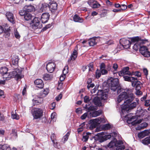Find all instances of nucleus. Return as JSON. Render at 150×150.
Returning a JSON list of instances; mask_svg holds the SVG:
<instances>
[{
	"instance_id": "26",
	"label": "nucleus",
	"mask_w": 150,
	"mask_h": 150,
	"mask_svg": "<svg viewBox=\"0 0 150 150\" xmlns=\"http://www.w3.org/2000/svg\"><path fill=\"white\" fill-rule=\"evenodd\" d=\"M148 125V124L145 122H144L139 125L136 128V129L137 130H139L142 129H144Z\"/></svg>"
},
{
	"instance_id": "64",
	"label": "nucleus",
	"mask_w": 150,
	"mask_h": 150,
	"mask_svg": "<svg viewBox=\"0 0 150 150\" xmlns=\"http://www.w3.org/2000/svg\"><path fill=\"white\" fill-rule=\"evenodd\" d=\"M120 8V9H121V11L126 9L127 8V6L126 5L124 4H123L121 5Z\"/></svg>"
},
{
	"instance_id": "55",
	"label": "nucleus",
	"mask_w": 150,
	"mask_h": 150,
	"mask_svg": "<svg viewBox=\"0 0 150 150\" xmlns=\"http://www.w3.org/2000/svg\"><path fill=\"white\" fill-rule=\"evenodd\" d=\"M75 111L77 114H81L82 113L81 108H76Z\"/></svg>"
},
{
	"instance_id": "39",
	"label": "nucleus",
	"mask_w": 150,
	"mask_h": 150,
	"mask_svg": "<svg viewBox=\"0 0 150 150\" xmlns=\"http://www.w3.org/2000/svg\"><path fill=\"white\" fill-rule=\"evenodd\" d=\"M52 75L51 74H45L43 75V78L45 81L50 79L52 78Z\"/></svg>"
},
{
	"instance_id": "44",
	"label": "nucleus",
	"mask_w": 150,
	"mask_h": 150,
	"mask_svg": "<svg viewBox=\"0 0 150 150\" xmlns=\"http://www.w3.org/2000/svg\"><path fill=\"white\" fill-rule=\"evenodd\" d=\"M100 6V4L97 1H96L91 7L93 8H96L99 7Z\"/></svg>"
},
{
	"instance_id": "31",
	"label": "nucleus",
	"mask_w": 150,
	"mask_h": 150,
	"mask_svg": "<svg viewBox=\"0 0 150 150\" xmlns=\"http://www.w3.org/2000/svg\"><path fill=\"white\" fill-rule=\"evenodd\" d=\"M147 130H145L143 132L139 133L138 134L139 137L140 139H142L147 134Z\"/></svg>"
},
{
	"instance_id": "20",
	"label": "nucleus",
	"mask_w": 150,
	"mask_h": 150,
	"mask_svg": "<svg viewBox=\"0 0 150 150\" xmlns=\"http://www.w3.org/2000/svg\"><path fill=\"white\" fill-rule=\"evenodd\" d=\"M34 83L36 87L40 88H42L44 86V83L42 80L40 79H38L34 81Z\"/></svg>"
},
{
	"instance_id": "32",
	"label": "nucleus",
	"mask_w": 150,
	"mask_h": 150,
	"mask_svg": "<svg viewBox=\"0 0 150 150\" xmlns=\"http://www.w3.org/2000/svg\"><path fill=\"white\" fill-rule=\"evenodd\" d=\"M130 39L131 41V43H132V44H133L135 42H137L140 40H141L139 38L138 36L130 38Z\"/></svg>"
},
{
	"instance_id": "59",
	"label": "nucleus",
	"mask_w": 150,
	"mask_h": 150,
	"mask_svg": "<svg viewBox=\"0 0 150 150\" xmlns=\"http://www.w3.org/2000/svg\"><path fill=\"white\" fill-rule=\"evenodd\" d=\"M142 55L145 57H149L150 56V52L147 50L144 53L142 54Z\"/></svg>"
},
{
	"instance_id": "46",
	"label": "nucleus",
	"mask_w": 150,
	"mask_h": 150,
	"mask_svg": "<svg viewBox=\"0 0 150 150\" xmlns=\"http://www.w3.org/2000/svg\"><path fill=\"white\" fill-rule=\"evenodd\" d=\"M102 137L103 138V142H104V141L110 139L111 137V135L109 134L103 136V134H102Z\"/></svg>"
},
{
	"instance_id": "37",
	"label": "nucleus",
	"mask_w": 150,
	"mask_h": 150,
	"mask_svg": "<svg viewBox=\"0 0 150 150\" xmlns=\"http://www.w3.org/2000/svg\"><path fill=\"white\" fill-rule=\"evenodd\" d=\"M70 132H68L63 137L62 139V141H63L64 143L67 141L68 139L69 136L70 134Z\"/></svg>"
},
{
	"instance_id": "19",
	"label": "nucleus",
	"mask_w": 150,
	"mask_h": 150,
	"mask_svg": "<svg viewBox=\"0 0 150 150\" xmlns=\"http://www.w3.org/2000/svg\"><path fill=\"white\" fill-rule=\"evenodd\" d=\"M77 49V47H76L75 48V49L73 51V53H72L70 58L68 59V62L69 63H70L71 60H75V59L77 57L78 53L77 51L76 50Z\"/></svg>"
},
{
	"instance_id": "10",
	"label": "nucleus",
	"mask_w": 150,
	"mask_h": 150,
	"mask_svg": "<svg viewBox=\"0 0 150 150\" xmlns=\"http://www.w3.org/2000/svg\"><path fill=\"white\" fill-rule=\"evenodd\" d=\"M129 94V93H128L127 92L125 91L122 92L117 98V102L118 103H119L122 100L124 99L125 100Z\"/></svg>"
},
{
	"instance_id": "15",
	"label": "nucleus",
	"mask_w": 150,
	"mask_h": 150,
	"mask_svg": "<svg viewBox=\"0 0 150 150\" xmlns=\"http://www.w3.org/2000/svg\"><path fill=\"white\" fill-rule=\"evenodd\" d=\"M8 71V69L6 67H2L0 68V76H2L5 73H6ZM5 82L4 81H3L0 79V84H4Z\"/></svg>"
},
{
	"instance_id": "17",
	"label": "nucleus",
	"mask_w": 150,
	"mask_h": 150,
	"mask_svg": "<svg viewBox=\"0 0 150 150\" xmlns=\"http://www.w3.org/2000/svg\"><path fill=\"white\" fill-rule=\"evenodd\" d=\"M6 16L8 21L12 23L15 22V19L13 14L10 12H7L6 14Z\"/></svg>"
},
{
	"instance_id": "58",
	"label": "nucleus",
	"mask_w": 150,
	"mask_h": 150,
	"mask_svg": "<svg viewBox=\"0 0 150 150\" xmlns=\"http://www.w3.org/2000/svg\"><path fill=\"white\" fill-rule=\"evenodd\" d=\"M95 1H96L94 0H89L88 1V4L91 7Z\"/></svg>"
},
{
	"instance_id": "5",
	"label": "nucleus",
	"mask_w": 150,
	"mask_h": 150,
	"mask_svg": "<svg viewBox=\"0 0 150 150\" xmlns=\"http://www.w3.org/2000/svg\"><path fill=\"white\" fill-rule=\"evenodd\" d=\"M22 70L21 69H15L13 71L9 72V77H14L16 80L21 79L22 78L21 74Z\"/></svg>"
},
{
	"instance_id": "47",
	"label": "nucleus",
	"mask_w": 150,
	"mask_h": 150,
	"mask_svg": "<svg viewBox=\"0 0 150 150\" xmlns=\"http://www.w3.org/2000/svg\"><path fill=\"white\" fill-rule=\"evenodd\" d=\"M116 147V150H123L125 148V146L123 145H120L118 146L117 145Z\"/></svg>"
},
{
	"instance_id": "9",
	"label": "nucleus",
	"mask_w": 150,
	"mask_h": 150,
	"mask_svg": "<svg viewBox=\"0 0 150 150\" xmlns=\"http://www.w3.org/2000/svg\"><path fill=\"white\" fill-rule=\"evenodd\" d=\"M120 43L122 47L125 49H127L130 47V45H132L130 41L126 40L125 38L120 39Z\"/></svg>"
},
{
	"instance_id": "1",
	"label": "nucleus",
	"mask_w": 150,
	"mask_h": 150,
	"mask_svg": "<svg viewBox=\"0 0 150 150\" xmlns=\"http://www.w3.org/2000/svg\"><path fill=\"white\" fill-rule=\"evenodd\" d=\"M136 102H134L131 104L125 105H121V112L120 115L122 117H124L126 119L127 122L129 124H131L134 125L141 122V120H137L138 116L137 115H133V114L131 113L128 114H127L129 110L135 108L138 104L139 100L138 98L136 99Z\"/></svg>"
},
{
	"instance_id": "8",
	"label": "nucleus",
	"mask_w": 150,
	"mask_h": 150,
	"mask_svg": "<svg viewBox=\"0 0 150 150\" xmlns=\"http://www.w3.org/2000/svg\"><path fill=\"white\" fill-rule=\"evenodd\" d=\"M32 112L33 119H36L40 118L42 116L43 111L41 109L35 108L32 110Z\"/></svg>"
},
{
	"instance_id": "36",
	"label": "nucleus",
	"mask_w": 150,
	"mask_h": 150,
	"mask_svg": "<svg viewBox=\"0 0 150 150\" xmlns=\"http://www.w3.org/2000/svg\"><path fill=\"white\" fill-rule=\"evenodd\" d=\"M142 143L145 145H147L150 144V137L145 138L142 140Z\"/></svg>"
},
{
	"instance_id": "12",
	"label": "nucleus",
	"mask_w": 150,
	"mask_h": 150,
	"mask_svg": "<svg viewBox=\"0 0 150 150\" xmlns=\"http://www.w3.org/2000/svg\"><path fill=\"white\" fill-rule=\"evenodd\" d=\"M129 68L128 67H124L122 70L119 72L120 76H123L125 75H132L131 73L129 71Z\"/></svg>"
},
{
	"instance_id": "18",
	"label": "nucleus",
	"mask_w": 150,
	"mask_h": 150,
	"mask_svg": "<svg viewBox=\"0 0 150 150\" xmlns=\"http://www.w3.org/2000/svg\"><path fill=\"white\" fill-rule=\"evenodd\" d=\"M43 100V98L40 96H37L33 100V105H39L41 103Z\"/></svg>"
},
{
	"instance_id": "35",
	"label": "nucleus",
	"mask_w": 150,
	"mask_h": 150,
	"mask_svg": "<svg viewBox=\"0 0 150 150\" xmlns=\"http://www.w3.org/2000/svg\"><path fill=\"white\" fill-rule=\"evenodd\" d=\"M139 50L140 53L142 55L144 54L145 52L148 50L147 48L146 47L142 46V45L141 46Z\"/></svg>"
},
{
	"instance_id": "42",
	"label": "nucleus",
	"mask_w": 150,
	"mask_h": 150,
	"mask_svg": "<svg viewBox=\"0 0 150 150\" xmlns=\"http://www.w3.org/2000/svg\"><path fill=\"white\" fill-rule=\"evenodd\" d=\"M101 74L100 69H97L96 72V76L97 79L99 78L101 76Z\"/></svg>"
},
{
	"instance_id": "7",
	"label": "nucleus",
	"mask_w": 150,
	"mask_h": 150,
	"mask_svg": "<svg viewBox=\"0 0 150 150\" xmlns=\"http://www.w3.org/2000/svg\"><path fill=\"white\" fill-rule=\"evenodd\" d=\"M41 19L40 17H35L31 21L32 27L34 30L40 29L42 27V23L40 22Z\"/></svg>"
},
{
	"instance_id": "60",
	"label": "nucleus",
	"mask_w": 150,
	"mask_h": 150,
	"mask_svg": "<svg viewBox=\"0 0 150 150\" xmlns=\"http://www.w3.org/2000/svg\"><path fill=\"white\" fill-rule=\"evenodd\" d=\"M56 113L55 112H54L52 113L51 115V118L52 120H53L54 121V119H55L56 117Z\"/></svg>"
},
{
	"instance_id": "28",
	"label": "nucleus",
	"mask_w": 150,
	"mask_h": 150,
	"mask_svg": "<svg viewBox=\"0 0 150 150\" xmlns=\"http://www.w3.org/2000/svg\"><path fill=\"white\" fill-rule=\"evenodd\" d=\"M18 62V57L16 56L12 57V64L13 65L17 66Z\"/></svg>"
},
{
	"instance_id": "57",
	"label": "nucleus",
	"mask_w": 150,
	"mask_h": 150,
	"mask_svg": "<svg viewBox=\"0 0 150 150\" xmlns=\"http://www.w3.org/2000/svg\"><path fill=\"white\" fill-rule=\"evenodd\" d=\"M90 99L88 96H85L84 98V101L85 103H87L89 102Z\"/></svg>"
},
{
	"instance_id": "63",
	"label": "nucleus",
	"mask_w": 150,
	"mask_h": 150,
	"mask_svg": "<svg viewBox=\"0 0 150 150\" xmlns=\"http://www.w3.org/2000/svg\"><path fill=\"white\" fill-rule=\"evenodd\" d=\"M23 1V0H14V3L16 4H21Z\"/></svg>"
},
{
	"instance_id": "13",
	"label": "nucleus",
	"mask_w": 150,
	"mask_h": 150,
	"mask_svg": "<svg viewBox=\"0 0 150 150\" xmlns=\"http://www.w3.org/2000/svg\"><path fill=\"white\" fill-rule=\"evenodd\" d=\"M133 95V94L131 93H129L127 98L125 100L124 104L122 105H124L125 106V105L130 104L134 98Z\"/></svg>"
},
{
	"instance_id": "25",
	"label": "nucleus",
	"mask_w": 150,
	"mask_h": 150,
	"mask_svg": "<svg viewBox=\"0 0 150 150\" xmlns=\"http://www.w3.org/2000/svg\"><path fill=\"white\" fill-rule=\"evenodd\" d=\"M140 82L139 81H135L132 82V86L133 87L135 86L136 90H140L141 88L140 83Z\"/></svg>"
},
{
	"instance_id": "29",
	"label": "nucleus",
	"mask_w": 150,
	"mask_h": 150,
	"mask_svg": "<svg viewBox=\"0 0 150 150\" xmlns=\"http://www.w3.org/2000/svg\"><path fill=\"white\" fill-rule=\"evenodd\" d=\"M91 133L89 132H87L86 134H84L83 136L82 140L83 142H86L87 141L89 136L91 135Z\"/></svg>"
},
{
	"instance_id": "43",
	"label": "nucleus",
	"mask_w": 150,
	"mask_h": 150,
	"mask_svg": "<svg viewBox=\"0 0 150 150\" xmlns=\"http://www.w3.org/2000/svg\"><path fill=\"white\" fill-rule=\"evenodd\" d=\"M1 76H2L4 78L6 79V80H8L11 79L9 76V73H8L7 72L5 73Z\"/></svg>"
},
{
	"instance_id": "54",
	"label": "nucleus",
	"mask_w": 150,
	"mask_h": 150,
	"mask_svg": "<svg viewBox=\"0 0 150 150\" xmlns=\"http://www.w3.org/2000/svg\"><path fill=\"white\" fill-rule=\"evenodd\" d=\"M88 114H89V113H88V111L87 112H85L84 114H83L81 116V118L82 120H84L86 119V117L88 115Z\"/></svg>"
},
{
	"instance_id": "16",
	"label": "nucleus",
	"mask_w": 150,
	"mask_h": 150,
	"mask_svg": "<svg viewBox=\"0 0 150 150\" xmlns=\"http://www.w3.org/2000/svg\"><path fill=\"white\" fill-rule=\"evenodd\" d=\"M102 133L103 132L97 134L93 137L95 141H98L99 142L102 143L103 142V138L102 137Z\"/></svg>"
},
{
	"instance_id": "11",
	"label": "nucleus",
	"mask_w": 150,
	"mask_h": 150,
	"mask_svg": "<svg viewBox=\"0 0 150 150\" xmlns=\"http://www.w3.org/2000/svg\"><path fill=\"white\" fill-rule=\"evenodd\" d=\"M55 64L54 62H49L46 65V69L48 72L52 73L54 71Z\"/></svg>"
},
{
	"instance_id": "40",
	"label": "nucleus",
	"mask_w": 150,
	"mask_h": 150,
	"mask_svg": "<svg viewBox=\"0 0 150 150\" xmlns=\"http://www.w3.org/2000/svg\"><path fill=\"white\" fill-rule=\"evenodd\" d=\"M117 144H116L115 142L111 141L107 145L108 147L109 148H112L114 146L116 147Z\"/></svg>"
},
{
	"instance_id": "45",
	"label": "nucleus",
	"mask_w": 150,
	"mask_h": 150,
	"mask_svg": "<svg viewBox=\"0 0 150 150\" xmlns=\"http://www.w3.org/2000/svg\"><path fill=\"white\" fill-rule=\"evenodd\" d=\"M54 146L56 148L59 149L61 147L59 143L56 141H54V142H52Z\"/></svg>"
},
{
	"instance_id": "50",
	"label": "nucleus",
	"mask_w": 150,
	"mask_h": 150,
	"mask_svg": "<svg viewBox=\"0 0 150 150\" xmlns=\"http://www.w3.org/2000/svg\"><path fill=\"white\" fill-rule=\"evenodd\" d=\"M50 138L52 142H54V141H57L56 136L54 133H52L51 134Z\"/></svg>"
},
{
	"instance_id": "30",
	"label": "nucleus",
	"mask_w": 150,
	"mask_h": 150,
	"mask_svg": "<svg viewBox=\"0 0 150 150\" xmlns=\"http://www.w3.org/2000/svg\"><path fill=\"white\" fill-rule=\"evenodd\" d=\"M73 20L74 21L76 22L81 23L83 22V20L76 14L73 17Z\"/></svg>"
},
{
	"instance_id": "24",
	"label": "nucleus",
	"mask_w": 150,
	"mask_h": 150,
	"mask_svg": "<svg viewBox=\"0 0 150 150\" xmlns=\"http://www.w3.org/2000/svg\"><path fill=\"white\" fill-rule=\"evenodd\" d=\"M49 8V4L45 3H42L41 7L40 10V12H43L46 11Z\"/></svg>"
},
{
	"instance_id": "52",
	"label": "nucleus",
	"mask_w": 150,
	"mask_h": 150,
	"mask_svg": "<svg viewBox=\"0 0 150 150\" xmlns=\"http://www.w3.org/2000/svg\"><path fill=\"white\" fill-rule=\"evenodd\" d=\"M11 117L13 119L18 120L19 119V116L17 114H12Z\"/></svg>"
},
{
	"instance_id": "48",
	"label": "nucleus",
	"mask_w": 150,
	"mask_h": 150,
	"mask_svg": "<svg viewBox=\"0 0 150 150\" xmlns=\"http://www.w3.org/2000/svg\"><path fill=\"white\" fill-rule=\"evenodd\" d=\"M110 127L111 126L109 124H105L103 126V128L105 130L110 129Z\"/></svg>"
},
{
	"instance_id": "27",
	"label": "nucleus",
	"mask_w": 150,
	"mask_h": 150,
	"mask_svg": "<svg viewBox=\"0 0 150 150\" xmlns=\"http://www.w3.org/2000/svg\"><path fill=\"white\" fill-rule=\"evenodd\" d=\"M0 149L1 150H11L10 146L6 144L0 145Z\"/></svg>"
},
{
	"instance_id": "53",
	"label": "nucleus",
	"mask_w": 150,
	"mask_h": 150,
	"mask_svg": "<svg viewBox=\"0 0 150 150\" xmlns=\"http://www.w3.org/2000/svg\"><path fill=\"white\" fill-rule=\"evenodd\" d=\"M88 66L89 68V71H92L93 70V66L92 63H90L88 65Z\"/></svg>"
},
{
	"instance_id": "61",
	"label": "nucleus",
	"mask_w": 150,
	"mask_h": 150,
	"mask_svg": "<svg viewBox=\"0 0 150 150\" xmlns=\"http://www.w3.org/2000/svg\"><path fill=\"white\" fill-rule=\"evenodd\" d=\"M62 94L60 93L58 96L56 97L55 99L57 101H59L62 99Z\"/></svg>"
},
{
	"instance_id": "22",
	"label": "nucleus",
	"mask_w": 150,
	"mask_h": 150,
	"mask_svg": "<svg viewBox=\"0 0 150 150\" xmlns=\"http://www.w3.org/2000/svg\"><path fill=\"white\" fill-rule=\"evenodd\" d=\"M24 10L27 12H31L35 10L34 7L31 4L26 5L24 7Z\"/></svg>"
},
{
	"instance_id": "38",
	"label": "nucleus",
	"mask_w": 150,
	"mask_h": 150,
	"mask_svg": "<svg viewBox=\"0 0 150 150\" xmlns=\"http://www.w3.org/2000/svg\"><path fill=\"white\" fill-rule=\"evenodd\" d=\"M32 17L30 13H26L24 15V19L27 21L30 20Z\"/></svg>"
},
{
	"instance_id": "21",
	"label": "nucleus",
	"mask_w": 150,
	"mask_h": 150,
	"mask_svg": "<svg viewBox=\"0 0 150 150\" xmlns=\"http://www.w3.org/2000/svg\"><path fill=\"white\" fill-rule=\"evenodd\" d=\"M144 43L143 40H140L138 42H136L134 45L133 46V49L135 51H137L138 49L139 50L141 45Z\"/></svg>"
},
{
	"instance_id": "6",
	"label": "nucleus",
	"mask_w": 150,
	"mask_h": 150,
	"mask_svg": "<svg viewBox=\"0 0 150 150\" xmlns=\"http://www.w3.org/2000/svg\"><path fill=\"white\" fill-rule=\"evenodd\" d=\"M101 122H104L105 120L103 118L99 117L94 119L91 120L89 121V123L90 125V128L92 129L96 127Z\"/></svg>"
},
{
	"instance_id": "4",
	"label": "nucleus",
	"mask_w": 150,
	"mask_h": 150,
	"mask_svg": "<svg viewBox=\"0 0 150 150\" xmlns=\"http://www.w3.org/2000/svg\"><path fill=\"white\" fill-rule=\"evenodd\" d=\"M85 108H88V113H89L90 116L92 117H96L100 115L102 113L101 110H96L97 109V107L91 105L88 107L86 104L85 105Z\"/></svg>"
},
{
	"instance_id": "14",
	"label": "nucleus",
	"mask_w": 150,
	"mask_h": 150,
	"mask_svg": "<svg viewBox=\"0 0 150 150\" xmlns=\"http://www.w3.org/2000/svg\"><path fill=\"white\" fill-rule=\"evenodd\" d=\"M41 15V20L42 23H45L47 22L49 19L50 15L47 12H45L42 14H40Z\"/></svg>"
},
{
	"instance_id": "56",
	"label": "nucleus",
	"mask_w": 150,
	"mask_h": 150,
	"mask_svg": "<svg viewBox=\"0 0 150 150\" xmlns=\"http://www.w3.org/2000/svg\"><path fill=\"white\" fill-rule=\"evenodd\" d=\"M100 70L101 74L102 75H105L107 74L108 71L105 69H100Z\"/></svg>"
},
{
	"instance_id": "2",
	"label": "nucleus",
	"mask_w": 150,
	"mask_h": 150,
	"mask_svg": "<svg viewBox=\"0 0 150 150\" xmlns=\"http://www.w3.org/2000/svg\"><path fill=\"white\" fill-rule=\"evenodd\" d=\"M98 97H95L93 100L94 104L97 106H101V103L98 98L101 100H105L108 98V92L102 90H98L97 93Z\"/></svg>"
},
{
	"instance_id": "34",
	"label": "nucleus",
	"mask_w": 150,
	"mask_h": 150,
	"mask_svg": "<svg viewBox=\"0 0 150 150\" xmlns=\"http://www.w3.org/2000/svg\"><path fill=\"white\" fill-rule=\"evenodd\" d=\"M139 50L140 53L142 55L144 54L145 52L148 50L147 48L146 47L142 46V45L141 46Z\"/></svg>"
},
{
	"instance_id": "33",
	"label": "nucleus",
	"mask_w": 150,
	"mask_h": 150,
	"mask_svg": "<svg viewBox=\"0 0 150 150\" xmlns=\"http://www.w3.org/2000/svg\"><path fill=\"white\" fill-rule=\"evenodd\" d=\"M48 89L47 88L45 89L43 91L40 93V96L43 98V97H45L48 94Z\"/></svg>"
},
{
	"instance_id": "41",
	"label": "nucleus",
	"mask_w": 150,
	"mask_h": 150,
	"mask_svg": "<svg viewBox=\"0 0 150 150\" xmlns=\"http://www.w3.org/2000/svg\"><path fill=\"white\" fill-rule=\"evenodd\" d=\"M88 44L90 46H93L96 44V42L94 39H92L89 41Z\"/></svg>"
},
{
	"instance_id": "62",
	"label": "nucleus",
	"mask_w": 150,
	"mask_h": 150,
	"mask_svg": "<svg viewBox=\"0 0 150 150\" xmlns=\"http://www.w3.org/2000/svg\"><path fill=\"white\" fill-rule=\"evenodd\" d=\"M68 67H65L63 71V75H65V74L67 73L68 72Z\"/></svg>"
},
{
	"instance_id": "23",
	"label": "nucleus",
	"mask_w": 150,
	"mask_h": 150,
	"mask_svg": "<svg viewBox=\"0 0 150 150\" xmlns=\"http://www.w3.org/2000/svg\"><path fill=\"white\" fill-rule=\"evenodd\" d=\"M49 8L50 9L56 10L57 9V4L54 0L49 3Z\"/></svg>"
},
{
	"instance_id": "51",
	"label": "nucleus",
	"mask_w": 150,
	"mask_h": 150,
	"mask_svg": "<svg viewBox=\"0 0 150 150\" xmlns=\"http://www.w3.org/2000/svg\"><path fill=\"white\" fill-rule=\"evenodd\" d=\"M124 80L125 81L131 82V77L128 76H123Z\"/></svg>"
},
{
	"instance_id": "3",
	"label": "nucleus",
	"mask_w": 150,
	"mask_h": 150,
	"mask_svg": "<svg viewBox=\"0 0 150 150\" xmlns=\"http://www.w3.org/2000/svg\"><path fill=\"white\" fill-rule=\"evenodd\" d=\"M119 79L117 78H111L108 80V82L110 84V89L111 90L115 91L118 88L117 91L118 94L123 90L121 87L119 86Z\"/></svg>"
},
{
	"instance_id": "49",
	"label": "nucleus",
	"mask_w": 150,
	"mask_h": 150,
	"mask_svg": "<svg viewBox=\"0 0 150 150\" xmlns=\"http://www.w3.org/2000/svg\"><path fill=\"white\" fill-rule=\"evenodd\" d=\"M14 34L16 38L19 39L20 38V35L16 30H14Z\"/></svg>"
}]
</instances>
